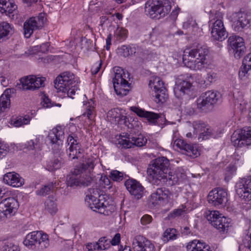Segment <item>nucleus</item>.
<instances>
[{
	"label": "nucleus",
	"mask_w": 251,
	"mask_h": 251,
	"mask_svg": "<svg viewBox=\"0 0 251 251\" xmlns=\"http://www.w3.org/2000/svg\"><path fill=\"white\" fill-rule=\"evenodd\" d=\"M249 233L247 238L244 242V245L246 248L251 251V222L250 223Z\"/></svg>",
	"instance_id": "obj_64"
},
{
	"label": "nucleus",
	"mask_w": 251,
	"mask_h": 251,
	"mask_svg": "<svg viewBox=\"0 0 251 251\" xmlns=\"http://www.w3.org/2000/svg\"><path fill=\"white\" fill-rule=\"evenodd\" d=\"M132 247L136 251H154V246L149 240L137 235L132 241Z\"/></svg>",
	"instance_id": "obj_24"
},
{
	"label": "nucleus",
	"mask_w": 251,
	"mask_h": 251,
	"mask_svg": "<svg viewBox=\"0 0 251 251\" xmlns=\"http://www.w3.org/2000/svg\"><path fill=\"white\" fill-rule=\"evenodd\" d=\"M115 139V144L119 148L128 149L133 147V140H132V136L127 133L117 135Z\"/></svg>",
	"instance_id": "obj_33"
},
{
	"label": "nucleus",
	"mask_w": 251,
	"mask_h": 251,
	"mask_svg": "<svg viewBox=\"0 0 251 251\" xmlns=\"http://www.w3.org/2000/svg\"><path fill=\"white\" fill-rule=\"evenodd\" d=\"M206 217L207 220L215 227H220L221 224L225 222L227 225L229 224L227 217L223 216L219 211L217 210H208L206 212Z\"/></svg>",
	"instance_id": "obj_27"
},
{
	"label": "nucleus",
	"mask_w": 251,
	"mask_h": 251,
	"mask_svg": "<svg viewBox=\"0 0 251 251\" xmlns=\"http://www.w3.org/2000/svg\"><path fill=\"white\" fill-rule=\"evenodd\" d=\"M107 119L113 124L124 123L126 119V111L119 108L111 109L107 112Z\"/></svg>",
	"instance_id": "obj_29"
},
{
	"label": "nucleus",
	"mask_w": 251,
	"mask_h": 251,
	"mask_svg": "<svg viewBox=\"0 0 251 251\" xmlns=\"http://www.w3.org/2000/svg\"><path fill=\"white\" fill-rule=\"evenodd\" d=\"M236 194L245 203L251 202V180L243 178L237 182L235 186Z\"/></svg>",
	"instance_id": "obj_15"
},
{
	"label": "nucleus",
	"mask_w": 251,
	"mask_h": 251,
	"mask_svg": "<svg viewBox=\"0 0 251 251\" xmlns=\"http://www.w3.org/2000/svg\"><path fill=\"white\" fill-rule=\"evenodd\" d=\"M237 167L232 164H229L224 171L225 180L226 182L229 181L236 174Z\"/></svg>",
	"instance_id": "obj_45"
},
{
	"label": "nucleus",
	"mask_w": 251,
	"mask_h": 251,
	"mask_svg": "<svg viewBox=\"0 0 251 251\" xmlns=\"http://www.w3.org/2000/svg\"><path fill=\"white\" fill-rule=\"evenodd\" d=\"M11 91L6 89L0 97V112L8 107L10 104V95Z\"/></svg>",
	"instance_id": "obj_42"
},
{
	"label": "nucleus",
	"mask_w": 251,
	"mask_h": 251,
	"mask_svg": "<svg viewBox=\"0 0 251 251\" xmlns=\"http://www.w3.org/2000/svg\"><path fill=\"white\" fill-rule=\"evenodd\" d=\"M127 36V31L122 27H117L114 32V36L117 40H125Z\"/></svg>",
	"instance_id": "obj_51"
},
{
	"label": "nucleus",
	"mask_w": 251,
	"mask_h": 251,
	"mask_svg": "<svg viewBox=\"0 0 251 251\" xmlns=\"http://www.w3.org/2000/svg\"><path fill=\"white\" fill-rule=\"evenodd\" d=\"M169 162L166 157H160L151 162L147 170V178L151 183L158 185L162 179L167 178Z\"/></svg>",
	"instance_id": "obj_6"
},
{
	"label": "nucleus",
	"mask_w": 251,
	"mask_h": 251,
	"mask_svg": "<svg viewBox=\"0 0 251 251\" xmlns=\"http://www.w3.org/2000/svg\"><path fill=\"white\" fill-rule=\"evenodd\" d=\"M46 78L40 75H29L22 77L20 84L24 89L35 90L45 86Z\"/></svg>",
	"instance_id": "obj_11"
},
{
	"label": "nucleus",
	"mask_w": 251,
	"mask_h": 251,
	"mask_svg": "<svg viewBox=\"0 0 251 251\" xmlns=\"http://www.w3.org/2000/svg\"><path fill=\"white\" fill-rule=\"evenodd\" d=\"M46 209L51 214L56 213L57 211L55 202L51 200H48L45 202Z\"/></svg>",
	"instance_id": "obj_54"
},
{
	"label": "nucleus",
	"mask_w": 251,
	"mask_h": 251,
	"mask_svg": "<svg viewBox=\"0 0 251 251\" xmlns=\"http://www.w3.org/2000/svg\"><path fill=\"white\" fill-rule=\"evenodd\" d=\"M3 182L13 187H20L24 184V179L14 172L5 174L3 177Z\"/></svg>",
	"instance_id": "obj_28"
},
{
	"label": "nucleus",
	"mask_w": 251,
	"mask_h": 251,
	"mask_svg": "<svg viewBox=\"0 0 251 251\" xmlns=\"http://www.w3.org/2000/svg\"><path fill=\"white\" fill-rule=\"evenodd\" d=\"M187 251H212L210 246L198 239L189 242L186 246Z\"/></svg>",
	"instance_id": "obj_32"
},
{
	"label": "nucleus",
	"mask_w": 251,
	"mask_h": 251,
	"mask_svg": "<svg viewBox=\"0 0 251 251\" xmlns=\"http://www.w3.org/2000/svg\"><path fill=\"white\" fill-rule=\"evenodd\" d=\"M113 71V83L115 92L121 96L126 95L129 88V83L126 80L129 76L128 72L119 67H114Z\"/></svg>",
	"instance_id": "obj_8"
},
{
	"label": "nucleus",
	"mask_w": 251,
	"mask_h": 251,
	"mask_svg": "<svg viewBox=\"0 0 251 251\" xmlns=\"http://www.w3.org/2000/svg\"><path fill=\"white\" fill-rule=\"evenodd\" d=\"M208 51L204 48L199 47L184 51L182 60L184 65L191 70L201 71L210 67L211 61Z\"/></svg>",
	"instance_id": "obj_2"
},
{
	"label": "nucleus",
	"mask_w": 251,
	"mask_h": 251,
	"mask_svg": "<svg viewBox=\"0 0 251 251\" xmlns=\"http://www.w3.org/2000/svg\"><path fill=\"white\" fill-rule=\"evenodd\" d=\"M77 77L69 72H65L58 75L54 81V87L58 95L62 98L74 99L78 88L75 86Z\"/></svg>",
	"instance_id": "obj_4"
},
{
	"label": "nucleus",
	"mask_w": 251,
	"mask_h": 251,
	"mask_svg": "<svg viewBox=\"0 0 251 251\" xmlns=\"http://www.w3.org/2000/svg\"><path fill=\"white\" fill-rule=\"evenodd\" d=\"M178 235L176 230L173 228H169L166 229L163 233L162 239L164 242H168L170 240L176 239Z\"/></svg>",
	"instance_id": "obj_46"
},
{
	"label": "nucleus",
	"mask_w": 251,
	"mask_h": 251,
	"mask_svg": "<svg viewBox=\"0 0 251 251\" xmlns=\"http://www.w3.org/2000/svg\"><path fill=\"white\" fill-rule=\"evenodd\" d=\"M183 29L188 30L189 32H196L198 31L200 28L198 26V25L195 20L191 19L184 22L183 24Z\"/></svg>",
	"instance_id": "obj_48"
},
{
	"label": "nucleus",
	"mask_w": 251,
	"mask_h": 251,
	"mask_svg": "<svg viewBox=\"0 0 251 251\" xmlns=\"http://www.w3.org/2000/svg\"><path fill=\"white\" fill-rule=\"evenodd\" d=\"M44 140V137L43 135H37L35 139L30 140L25 144V148L28 150H41Z\"/></svg>",
	"instance_id": "obj_37"
},
{
	"label": "nucleus",
	"mask_w": 251,
	"mask_h": 251,
	"mask_svg": "<svg viewBox=\"0 0 251 251\" xmlns=\"http://www.w3.org/2000/svg\"><path fill=\"white\" fill-rule=\"evenodd\" d=\"M192 84L184 75L179 76L176 81L174 93L178 98H182L185 95H189L191 93Z\"/></svg>",
	"instance_id": "obj_20"
},
{
	"label": "nucleus",
	"mask_w": 251,
	"mask_h": 251,
	"mask_svg": "<svg viewBox=\"0 0 251 251\" xmlns=\"http://www.w3.org/2000/svg\"><path fill=\"white\" fill-rule=\"evenodd\" d=\"M173 136V148L174 150L180 151L182 153L193 158L197 157L200 155V151L197 145L185 143L182 139L177 138L176 132H174Z\"/></svg>",
	"instance_id": "obj_9"
},
{
	"label": "nucleus",
	"mask_w": 251,
	"mask_h": 251,
	"mask_svg": "<svg viewBox=\"0 0 251 251\" xmlns=\"http://www.w3.org/2000/svg\"><path fill=\"white\" fill-rule=\"evenodd\" d=\"M40 104L42 107L45 108H50L54 105V102L45 94L41 96Z\"/></svg>",
	"instance_id": "obj_52"
},
{
	"label": "nucleus",
	"mask_w": 251,
	"mask_h": 251,
	"mask_svg": "<svg viewBox=\"0 0 251 251\" xmlns=\"http://www.w3.org/2000/svg\"><path fill=\"white\" fill-rule=\"evenodd\" d=\"M191 210V209L186 208V206L182 205L180 208L173 211V212L170 214V217L172 218H176Z\"/></svg>",
	"instance_id": "obj_56"
},
{
	"label": "nucleus",
	"mask_w": 251,
	"mask_h": 251,
	"mask_svg": "<svg viewBox=\"0 0 251 251\" xmlns=\"http://www.w3.org/2000/svg\"><path fill=\"white\" fill-rule=\"evenodd\" d=\"M251 70L245 67L242 66L239 72V77L240 79L245 81L249 78L248 72Z\"/></svg>",
	"instance_id": "obj_60"
},
{
	"label": "nucleus",
	"mask_w": 251,
	"mask_h": 251,
	"mask_svg": "<svg viewBox=\"0 0 251 251\" xmlns=\"http://www.w3.org/2000/svg\"><path fill=\"white\" fill-rule=\"evenodd\" d=\"M9 151L8 144L0 139V159L4 157Z\"/></svg>",
	"instance_id": "obj_57"
},
{
	"label": "nucleus",
	"mask_w": 251,
	"mask_h": 251,
	"mask_svg": "<svg viewBox=\"0 0 251 251\" xmlns=\"http://www.w3.org/2000/svg\"><path fill=\"white\" fill-rule=\"evenodd\" d=\"M234 104L235 109L240 112H244L247 109V103L241 95L234 98Z\"/></svg>",
	"instance_id": "obj_43"
},
{
	"label": "nucleus",
	"mask_w": 251,
	"mask_h": 251,
	"mask_svg": "<svg viewBox=\"0 0 251 251\" xmlns=\"http://www.w3.org/2000/svg\"><path fill=\"white\" fill-rule=\"evenodd\" d=\"M31 120L29 116H13L9 122L10 124L16 127H19L29 124Z\"/></svg>",
	"instance_id": "obj_41"
},
{
	"label": "nucleus",
	"mask_w": 251,
	"mask_h": 251,
	"mask_svg": "<svg viewBox=\"0 0 251 251\" xmlns=\"http://www.w3.org/2000/svg\"><path fill=\"white\" fill-rule=\"evenodd\" d=\"M232 26L236 31L246 27L251 28V14L242 12L235 13L230 17Z\"/></svg>",
	"instance_id": "obj_16"
},
{
	"label": "nucleus",
	"mask_w": 251,
	"mask_h": 251,
	"mask_svg": "<svg viewBox=\"0 0 251 251\" xmlns=\"http://www.w3.org/2000/svg\"><path fill=\"white\" fill-rule=\"evenodd\" d=\"M96 161V158L93 157L86 158L80 166L75 169L73 174L67 178V185L70 187L88 185L91 178L88 177L86 180H84L83 177L81 176H78V175L84 172L90 173L95 167Z\"/></svg>",
	"instance_id": "obj_5"
},
{
	"label": "nucleus",
	"mask_w": 251,
	"mask_h": 251,
	"mask_svg": "<svg viewBox=\"0 0 251 251\" xmlns=\"http://www.w3.org/2000/svg\"><path fill=\"white\" fill-rule=\"evenodd\" d=\"M227 219L228 220V222L229 223V224L227 225L225 222L222 221V223H220L221 225V226L220 225V227L216 228L224 232L227 231L229 229V228L232 226V221L230 219L228 218H227Z\"/></svg>",
	"instance_id": "obj_61"
},
{
	"label": "nucleus",
	"mask_w": 251,
	"mask_h": 251,
	"mask_svg": "<svg viewBox=\"0 0 251 251\" xmlns=\"http://www.w3.org/2000/svg\"><path fill=\"white\" fill-rule=\"evenodd\" d=\"M242 65L251 70V53L248 54L243 60Z\"/></svg>",
	"instance_id": "obj_62"
},
{
	"label": "nucleus",
	"mask_w": 251,
	"mask_h": 251,
	"mask_svg": "<svg viewBox=\"0 0 251 251\" xmlns=\"http://www.w3.org/2000/svg\"><path fill=\"white\" fill-rule=\"evenodd\" d=\"M109 177L114 181H120L123 179V173L117 170L111 171Z\"/></svg>",
	"instance_id": "obj_59"
},
{
	"label": "nucleus",
	"mask_w": 251,
	"mask_h": 251,
	"mask_svg": "<svg viewBox=\"0 0 251 251\" xmlns=\"http://www.w3.org/2000/svg\"><path fill=\"white\" fill-rule=\"evenodd\" d=\"M132 140H133V146L135 145L138 147L143 146L147 141L146 138L142 134L138 135L137 137L132 136Z\"/></svg>",
	"instance_id": "obj_53"
},
{
	"label": "nucleus",
	"mask_w": 251,
	"mask_h": 251,
	"mask_svg": "<svg viewBox=\"0 0 251 251\" xmlns=\"http://www.w3.org/2000/svg\"><path fill=\"white\" fill-rule=\"evenodd\" d=\"M174 0H149L145 3L146 15L152 19L164 17L171 10V3Z\"/></svg>",
	"instance_id": "obj_7"
},
{
	"label": "nucleus",
	"mask_w": 251,
	"mask_h": 251,
	"mask_svg": "<svg viewBox=\"0 0 251 251\" xmlns=\"http://www.w3.org/2000/svg\"><path fill=\"white\" fill-rule=\"evenodd\" d=\"M86 111L82 116V119L85 120L84 127L89 130L95 124V113L94 111V102L91 100L86 104Z\"/></svg>",
	"instance_id": "obj_25"
},
{
	"label": "nucleus",
	"mask_w": 251,
	"mask_h": 251,
	"mask_svg": "<svg viewBox=\"0 0 251 251\" xmlns=\"http://www.w3.org/2000/svg\"><path fill=\"white\" fill-rule=\"evenodd\" d=\"M196 122L192 125L190 122H187L185 124V128H186L185 132L186 136L188 138H195L197 137V133L199 132L198 128L196 129L194 128V125Z\"/></svg>",
	"instance_id": "obj_47"
},
{
	"label": "nucleus",
	"mask_w": 251,
	"mask_h": 251,
	"mask_svg": "<svg viewBox=\"0 0 251 251\" xmlns=\"http://www.w3.org/2000/svg\"><path fill=\"white\" fill-rule=\"evenodd\" d=\"M17 6L13 0H0V12L11 17L16 13Z\"/></svg>",
	"instance_id": "obj_31"
},
{
	"label": "nucleus",
	"mask_w": 251,
	"mask_h": 251,
	"mask_svg": "<svg viewBox=\"0 0 251 251\" xmlns=\"http://www.w3.org/2000/svg\"><path fill=\"white\" fill-rule=\"evenodd\" d=\"M14 32L13 25L6 22L0 23V42L8 38Z\"/></svg>",
	"instance_id": "obj_35"
},
{
	"label": "nucleus",
	"mask_w": 251,
	"mask_h": 251,
	"mask_svg": "<svg viewBox=\"0 0 251 251\" xmlns=\"http://www.w3.org/2000/svg\"><path fill=\"white\" fill-rule=\"evenodd\" d=\"M48 50L49 44L46 43L40 46H35L29 48L27 51L25 52V54L26 56L34 55L36 54L40 55L41 53H46Z\"/></svg>",
	"instance_id": "obj_38"
},
{
	"label": "nucleus",
	"mask_w": 251,
	"mask_h": 251,
	"mask_svg": "<svg viewBox=\"0 0 251 251\" xmlns=\"http://www.w3.org/2000/svg\"><path fill=\"white\" fill-rule=\"evenodd\" d=\"M48 139L52 148L59 149L63 145L64 139V128L60 126L54 127L49 131Z\"/></svg>",
	"instance_id": "obj_18"
},
{
	"label": "nucleus",
	"mask_w": 251,
	"mask_h": 251,
	"mask_svg": "<svg viewBox=\"0 0 251 251\" xmlns=\"http://www.w3.org/2000/svg\"><path fill=\"white\" fill-rule=\"evenodd\" d=\"M0 251H20V247L12 243L4 245L0 250Z\"/></svg>",
	"instance_id": "obj_58"
},
{
	"label": "nucleus",
	"mask_w": 251,
	"mask_h": 251,
	"mask_svg": "<svg viewBox=\"0 0 251 251\" xmlns=\"http://www.w3.org/2000/svg\"><path fill=\"white\" fill-rule=\"evenodd\" d=\"M61 165V162L58 159H55L48 162L46 169L50 172H52L60 168Z\"/></svg>",
	"instance_id": "obj_50"
},
{
	"label": "nucleus",
	"mask_w": 251,
	"mask_h": 251,
	"mask_svg": "<svg viewBox=\"0 0 251 251\" xmlns=\"http://www.w3.org/2000/svg\"><path fill=\"white\" fill-rule=\"evenodd\" d=\"M38 231H34L28 233L24 240L25 246L32 250L37 249V242Z\"/></svg>",
	"instance_id": "obj_36"
},
{
	"label": "nucleus",
	"mask_w": 251,
	"mask_h": 251,
	"mask_svg": "<svg viewBox=\"0 0 251 251\" xmlns=\"http://www.w3.org/2000/svg\"><path fill=\"white\" fill-rule=\"evenodd\" d=\"M19 205L14 198H8L0 202V219L11 217L17 211Z\"/></svg>",
	"instance_id": "obj_14"
},
{
	"label": "nucleus",
	"mask_w": 251,
	"mask_h": 251,
	"mask_svg": "<svg viewBox=\"0 0 251 251\" xmlns=\"http://www.w3.org/2000/svg\"><path fill=\"white\" fill-rule=\"evenodd\" d=\"M231 140L236 148L231 156V162L235 167H241L244 163V150L241 149L251 144V127H246L235 130L232 134Z\"/></svg>",
	"instance_id": "obj_1"
},
{
	"label": "nucleus",
	"mask_w": 251,
	"mask_h": 251,
	"mask_svg": "<svg viewBox=\"0 0 251 251\" xmlns=\"http://www.w3.org/2000/svg\"><path fill=\"white\" fill-rule=\"evenodd\" d=\"M207 201L215 206L223 205L227 201V193L223 189L215 188L209 192Z\"/></svg>",
	"instance_id": "obj_19"
},
{
	"label": "nucleus",
	"mask_w": 251,
	"mask_h": 251,
	"mask_svg": "<svg viewBox=\"0 0 251 251\" xmlns=\"http://www.w3.org/2000/svg\"><path fill=\"white\" fill-rule=\"evenodd\" d=\"M149 86L152 92H157L158 91L166 90L163 82L159 77L157 76H152L151 77Z\"/></svg>",
	"instance_id": "obj_40"
},
{
	"label": "nucleus",
	"mask_w": 251,
	"mask_h": 251,
	"mask_svg": "<svg viewBox=\"0 0 251 251\" xmlns=\"http://www.w3.org/2000/svg\"><path fill=\"white\" fill-rule=\"evenodd\" d=\"M69 132L71 134L69 135L67 139L68 145H70L69 148V156L72 159L78 158L80 157V154L82 150L80 149V145L77 143L75 137L72 135L76 130V127L75 125H70Z\"/></svg>",
	"instance_id": "obj_22"
},
{
	"label": "nucleus",
	"mask_w": 251,
	"mask_h": 251,
	"mask_svg": "<svg viewBox=\"0 0 251 251\" xmlns=\"http://www.w3.org/2000/svg\"><path fill=\"white\" fill-rule=\"evenodd\" d=\"M100 188L110 189L111 187V182L106 175L102 174L99 181Z\"/></svg>",
	"instance_id": "obj_49"
},
{
	"label": "nucleus",
	"mask_w": 251,
	"mask_h": 251,
	"mask_svg": "<svg viewBox=\"0 0 251 251\" xmlns=\"http://www.w3.org/2000/svg\"><path fill=\"white\" fill-rule=\"evenodd\" d=\"M220 98V94L213 91L206 92L197 100L198 108L202 109L203 107L215 104Z\"/></svg>",
	"instance_id": "obj_23"
},
{
	"label": "nucleus",
	"mask_w": 251,
	"mask_h": 251,
	"mask_svg": "<svg viewBox=\"0 0 251 251\" xmlns=\"http://www.w3.org/2000/svg\"><path fill=\"white\" fill-rule=\"evenodd\" d=\"M198 128L199 134L198 137L200 142L209 139L211 138H217L220 136L215 130L210 126L201 122H196L194 128Z\"/></svg>",
	"instance_id": "obj_21"
},
{
	"label": "nucleus",
	"mask_w": 251,
	"mask_h": 251,
	"mask_svg": "<svg viewBox=\"0 0 251 251\" xmlns=\"http://www.w3.org/2000/svg\"><path fill=\"white\" fill-rule=\"evenodd\" d=\"M186 178V173L183 169L179 168L175 171L168 170L167 178H164L170 185L179 184Z\"/></svg>",
	"instance_id": "obj_26"
},
{
	"label": "nucleus",
	"mask_w": 251,
	"mask_h": 251,
	"mask_svg": "<svg viewBox=\"0 0 251 251\" xmlns=\"http://www.w3.org/2000/svg\"><path fill=\"white\" fill-rule=\"evenodd\" d=\"M37 249L43 250L50 246L49 235L42 231H38Z\"/></svg>",
	"instance_id": "obj_39"
},
{
	"label": "nucleus",
	"mask_w": 251,
	"mask_h": 251,
	"mask_svg": "<svg viewBox=\"0 0 251 251\" xmlns=\"http://www.w3.org/2000/svg\"><path fill=\"white\" fill-rule=\"evenodd\" d=\"M130 110L135 113L138 116L146 118L148 122L152 124H155L157 120L159 118V115L152 112H148L145 111L138 107L132 106L130 108Z\"/></svg>",
	"instance_id": "obj_34"
},
{
	"label": "nucleus",
	"mask_w": 251,
	"mask_h": 251,
	"mask_svg": "<svg viewBox=\"0 0 251 251\" xmlns=\"http://www.w3.org/2000/svg\"><path fill=\"white\" fill-rule=\"evenodd\" d=\"M97 244V250H104L108 249L110 246V241L106 239L105 237L100 238Z\"/></svg>",
	"instance_id": "obj_55"
},
{
	"label": "nucleus",
	"mask_w": 251,
	"mask_h": 251,
	"mask_svg": "<svg viewBox=\"0 0 251 251\" xmlns=\"http://www.w3.org/2000/svg\"><path fill=\"white\" fill-rule=\"evenodd\" d=\"M45 22V16L40 14L38 17H33L27 20L24 24V35L29 38L34 31L39 29Z\"/></svg>",
	"instance_id": "obj_13"
},
{
	"label": "nucleus",
	"mask_w": 251,
	"mask_h": 251,
	"mask_svg": "<svg viewBox=\"0 0 251 251\" xmlns=\"http://www.w3.org/2000/svg\"><path fill=\"white\" fill-rule=\"evenodd\" d=\"M216 20L212 23L211 27V34L213 39L222 41L224 40L227 36L224 23L223 17L220 13L215 14Z\"/></svg>",
	"instance_id": "obj_12"
},
{
	"label": "nucleus",
	"mask_w": 251,
	"mask_h": 251,
	"mask_svg": "<svg viewBox=\"0 0 251 251\" xmlns=\"http://www.w3.org/2000/svg\"><path fill=\"white\" fill-rule=\"evenodd\" d=\"M152 95L154 97V101L158 104H162L165 102L168 97L166 90L158 91L157 92H152Z\"/></svg>",
	"instance_id": "obj_44"
},
{
	"label": "nucleus",
	"mask_w": 251,
	"mask_h": 251,
	"mask_svg": "<svg viewBox=\"0 0 251 251\" xmlns=\"http://www.w3.org/2000/svg\"><path fill=\"white\" fill-rule=\"evenodd\" d=\"M85 202L93 211L108 215L115 210L111 198L106 194H100L97 189H91L85 198Z\"/></svg>",
	"instance_id": "obj_3"
},
{
	"label": "nucleus",
	"mask_w": 251,
	"mask_h": 251,
	"mask_svg": "<svg viewBox=\"0 0 251 251\" xmlns=\"http://www.w3.org/2000/svg\"><path fill=\"white\" fill-rule=\"evenodd\" d=\"M125 186L128 192L137 199L142 197L144 188L137 180L133 179H128L125 182Z\"/></svg>",
	"instance_id": "obj_30"
},
{
	"label": "nucleus",
	"mask_w": 251,
	"mask_h": 251,
	"mask_svg": "<svg viewBox=\"0 0 251 251\" xmlns=\"http://www.w3.org/2000/svg\"><path fill=\"white\" fill-rule=\"evenodd\" d=\"M173 199V195L165 188L157 189L150 196V202L153 205H164Z\"/></svg>",
	"instance_id": "obj_17"
},
{
	"label": "nucleus",
	"mask_w": 251,
	"mask_h": 251,
	"mask_svg": "<svg viewBox=\"0 0 251 251\" xmlns=\"http://www.w3.org/2000/svg\"><path fill=\"white\" fill-rule=\"evenodd\" d=\"M228 50L230 54L237 59H240L246 50L244 41L243 38L233 35L229 37L227 40Z\"/></svg>",
	"instance_id": "obj_10"
},
{
	"label": "nucleus",
	"mask_w": 251,
	"mask_h": 251,
	"mask_svg": "<svg viewBox=\"0 0 251 251\" xmlns=\"http://www.w3.org/2000/svg\"><path fill=\"white\" fill-rule=\"evenodd\" d=\"M52 185L45 186L42 187L40 190L37 191L36 194L38 195L44 196L49 193L51 190Z\"/></svg>",
	"instance_id": "obj_63"
}]
</instances>
